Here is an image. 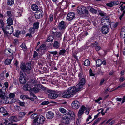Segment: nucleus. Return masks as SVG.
<instances>
[{
	"instance_id": "1",
	"label": "nucleus",
	"mask_w": 125,
	"mask_h": 125,
	"mask_svg": "<svg viewBox=\"0 0 125 125\" xmlns=\"http://www.w3.org/2000/svg\"><path fill=\"white\" fill-rule=\"evenodd\" d=\"M31 63L29 62L27 63L26 65L23 63H21L20 67L21 71H23V72H26L29 73V71L31 69Z\"/></svg>"
},
{
	"instance_id": "2",
	"label": "nucleus",
	"mask_w": 125,
	"mask_h": 125,
	"mask_svg": "<svg viewBox=\"0 0 125 125\" xmlns=\"http://www.w3.org/2000/svg\"><path fill=\"white\" fill-rule=\"evenodd\" d=\"M5 34H10L13 32V28L11 25H7L5 28L3 26L1 27Z\"/></svg>"
},
{
	"instance_id": "3",
	"label": "nucleus",
	"mask_w": 125,
	"mask_h": 125,
	"mask_svg": "<svg viewBox=\"0 0 125 125\" xmlns=\"http://www.w3.org/2000/svg\"><path fill=\"white\" fill-rule=\"evenodd\" d=\"M45 118L42 115L39 116L37 119H35L33 121L36 125H43V123L44 121Z\"/></svg>"
},
{
	"instance_id": "4",
	"label": "nucleus",
	"mask_w": 125,
	"mask_h": 125,
	"mask_svg": "<svg viewBox=\"0 0 125 125\" xmlns=\"http://www.w3.org/2000/svg\"><path fill=\"white\" fill-rule=\"evenodd\" d=\"M47 92L49 94H48V97L51 99H55L58 96L57 93L51 90H47Z\"/></svg>"
},
{
	"instance_id": "5",
	"label": "nucleus",
	"mask_w": 125,
	"mask_h": 125,
	"mask_svg": "<svg viewBox=\"0 0 125 125\" xmlns=\"http://www.w3.org/2000/svg\"><path fill=\"white\" fill-rule=\"evenodd\" d=\"M77 12L79 14L81 15L85 13L86 14H88V11L86 9V8L83 6H79L77 8Z\"/></svg>"
},
{
	"instance_id": "6",
	"label": "nucleus",
	"mask_w": 125,
	"mask_h": 125,
	"mask_svg": "<svg viewBox=\"0 0 125 125\" xmlns=\"http://www.w3.org/2000/svg\"><path fill=\"white\" fill-rule=\"evenodd\" d=\"M101 23L104 26H109L110 24L111 21L109 17H104L102 19Z\"/></svg>"
},
{
	"instance_id": "7",
	"label": "nucleus",
	"mask_w": 125,
	"mask_h": 125,
	"mask_svg": "<svg viewBox=\"0 0 125 125\" xmlns=\"http://www.w3.org/2000/svg\"><path fill=\"white\" fill-rule=\"evenodd\" d=\"M20 77L19 78V81L21 83L24 84L26 82V80L25 79L26 74L24 73L23 74V71H21L19 74Z\"/></svg>"
},
{
	"instance_id": "8",
	"label": "nucleus",
	"mask_w": 125,
	"mask_h": 125,
	"mask_svg": "<svg viewBox=\"0 0 125 125\" xmlns=\"http://www.w3.org/2000/svg\"><path fill=\"white\" fill-rule=\"evenodd\" d=\"M80 90V89H78L77 88L76 86L75 87H69L67 90L69 92V93L70 94L71 97H72L73 94L79 91Z\"/></svg>"
},
{
	"instance_id": "9",
	"label": "nucleus",
	"mask_w": 125,
	"mask_h": 125,
	"mask_svg": "<svg viewBox=\"0 0 125 125\" xmlns=\"http://www.w3.org/2000/svg\"><path fill=\"white\" fill-rule=\"evenodd\" d=\"M85 79L84 78H82L80 81L79 83L76 85V88L78 89H80L83 87V85L85 84Z\"/></svg>"
},
{
	"instance_id": "10",
	"label": "nucleus",
	"mask_w": 125,
	"mask_h": 125,
	"mask_svg": "<svg viewBox=\"0 0 125 125\" xmlns=\"http://www.w3.org/2000/svg\"><path fill=\"white\" fill-rule=\"evenodd\" d=\"M34 15L36 19L42 18L43 15V11L41 10H39L35 12Z\"/></svg>"
},
{
	"instance_id": "11",
	"label": "nucleus",
	"mask_w": 125,
	"mask_h": 125,
	"mask_svg": "<svg viewBox=\"0 0 125 125\" xmlns=\"http://www.w3.org/2000/svg\"><path fill=\"white\" fill-rule=\"evenodd\" d=\"M72 107L74 109H77L80 105V104L79 102L77 100L74 101H73L71 104Z\"/></svg>"
},
{
	"instance_id": "12",
	"label": "nucleus",
	"mask_w": 125,
	"mask_h": 125,
	"mask_svg": "<svg viewBox=\"0 0 125 125\" xmlns=\"http://www.w3.org/2000/svg\"><path fill=\"white\" fill-rule=\"evenodd\" d=\"M108 26H103L101 29V31L104 34H107L109 31V29L108 27Z\"/></svg>"
},
{
	"instance_id": "13",
	"label": "nucleus",
	"mask_w": 125,
	"mask_h": 125,
	"mask_svg": "<svg viewBox=\"0 0 125 125\" xmlns=\"http://www.w3.org/2000/svg\"><path fill=\"white\" fill-rule=\"evenodd\" d=\"M86 109V108L83 105L81 106L80 109L79 110L78 114V115L79 117L83 115Z\"/></svg>"
},
{
	"instance_id": "14",
	"label": "nucleus",
	"mask_w": 125,
	"mask_h": 125,
	"mask_svg": "<svg viewBox=\"0 0 125 125\" xmlns=\"http://www.w3.org/2000/svg\"><path fill=\"white\" fill-rule=\"evenodd\" d=\"M58 27L60 30L65 29L66 28V25L64 24V22L62 21L60 22L58 25Z\"/></svg>"
},
{
	"instance_id": "15",
	"label": "nucleus",
	"mask_w": 125,
	"mask_h": 125,
	"mask_svg": "<svg viewBox=\"0 0 125 125\" xmlns=\"http://www.w3.org/2000/svg\"><path fill=\"white\" fill-rule=\"evenodd\" d=\"M75 14L73 12L69 13L67 16V19L69 21L72 20L75 17Z\"/></svg>"
},
{
	"instance_id": "16",
	"label": "nucleus",
	"mask_w": 125,
	"mask_h": 125,
	"mask_svg": "<svg viewBox=\"0 0 125 125\" xmlns=\"http://www.w3.org/2000/svg\"><path fill=\"white\" fill-rule=\"evenodd\" d=\"M14 51L10 49H6L5 50L4 53L8 56L12 55L14 52Z\"/></svg>"
},
{
	"instance_id": "17",
	"label": "nucleus",
	"mask_w": 125,
	"mask_h": 125,
	"mask_svg": "<svg viewBox=\"0 0 125 125\" xmlns=\"http://www.w3.org/2000/svg\"><path fill=\"white\" fill-rule=\"evenodd\" d=\"M62 97L63 98H69L71 97L70 94L69 93L68 90L64 91L62 94Z\"/></svg>"
},
{
	"instance_id": "18",
	"label": "nucleus",
	"mask_w": 125,
	"mask_h": 125,
	"mask_svg": "<svg viewBox=\"0 0 125 125\" xmlns=\"http://www.w3.org/2000/svg\"><path fill=\"white\" fill-rule=\"evenodd\" d=\"M29 33L27 34L26 35V36H29L30 37H31L32 36V34H33L35 33V29L34 28H31L29 30Z\"/></svg>"
},
{
	"instance_id": "19",
	"label": "nucleus",
	"mask_w": 125,
	"mask_h": 125,
	"mask_svg": "<svg viewBox=\"0 0 125 125\" xmlns=\"http://www.w3.org/2000/svg\"><path fill=\"white\" fill-rule=\"evenodd\" d=\"M54 114L52 112H49L46 114V117L48 119H52L54 116Z\"/></svg>"
},
{
	"instance_id": "20",
	"label": "nucleus",
	"mask_w": 125,
	"mask_h": 125,
	"mask_svg": "<svg viewBox=\"0 0 125 125\" xmlns=\"http://www.w3.org/2000/svg\"><path fill=\"white\" fill-rule=\"evenodd\" d=\"M120 36L122 38L125 37V27H124L122 29L120 32Z\"/></svg>"
},
{
	"instance_id": "21",
	"label": "nucleus",
	"mask_w": 125,
	"mask_h": 125,
	"mask_svg": "<svg viewBox=\"0 0 125 125\" xmlns=\"http://www.w3.org/2000/svg\"><path fill=\"white\" fill-rule=\"evenodd\" d=\"M69 116H67L66 114L65 115L64 117L62 118V120L64 121L65 122V123L66 124H68L70 120V118Z\"/></svg>"
},
{
	"instance_id": "22",
	"label": "nucleus",
	"mask_w": 125,
	"mask_h": 125,
	"mask_svg": "<svg viewBox=\"0 0 125 125\" xmlns=\"http://www.w3.org/2000/svg\"><path fill=\"white\" fill-rule=\"evenodd\" d=\"M30 98H29L27 95H26V96L25 98L26 99H31L32 100H33L34 99H36V96L35 95L32 93H30Z\"/></svg>"
},
{
	"instance_id": "23",
	"label": "nucleus",
	"mask_w": 125,
	"mask_h": 125,
	"mask_svg": "<svg viewBox=\"0 0 125 125\" xmlns=\"http://www.w3.org/2000/svg\"><path fill=\"white\" fill-rule=\"evenodd\" d=\"M17 117V116H12L10 117L9 120L11 121L17 122L18 120Z\"/></svg>"
},
{
	"instance_id": "24",
	"label": "nucleus",
	"mask_w": 125,
	"mask_h": 125,
	"mask_svg": "<svg viewBox=\"0 0 125 125\" xmlns=\"http://www.w3.org/2000/svg\"><path fill=\"white\" fill-rule=\"evenodd\" d=\"M6 100L8 101L7 102V103L12 104L14 103L15 100L14 99H11V98H10L7 97L6 99Z\"/></svg>"
},
{
	"instance_id": "25",
	"label": "nucleus",
	"mask_w": 125,
	"mask_h": 125,
	"mask_svg": "<svg viewBox=\"0 0 125 125\" xmlns=\"http://www.w3.org/2000/svg\"><path fill=\"white\" fill-rule=\"evenodd\" d=\"M60 46V43L57 41H55L53 43V47L56 49H58Z\"/></svg>"
},
{
	"instance_id": "26",
	"label": "nucleus",
	"mask_w": 125,
	"mask_h": 125,
	"mask_svg": "<svg viewBox=\"0 0 125 125\" xmlns=\"http://www.w3.org/2000/svg\"><path fill=\"white\" fill-rule=\"evenodd\" d=\"M37 86L38 87H39V88L41 89V90H43L47 92V90H49L47 88L45 87L41 84H38Z\"/></svg>"
},
{
	"instance_id": "27",
	"label": "nucleus",
	"mask_w": 125,
	"mask_h": 125,
	"mask_svg": "<svg viewBox=\"0 0 125 125\" xmlns=\"http://www.w3.org/2000/svg\"><path fill=\"white\" fill-rule=\"evenodd\" d=\"M23 89L26 91L27 90L30 91L31 90V88L30 87V86L28 84H26L23 86Z\"/></svg>"
},
{
	"instance_id": "28",
	"label": "nucleus",
	"mask_w": 125,
	"mask_h": 125,
	"mask_svg": "<svg viewBox=\"0 0 125 125\" xmlns=\"http://www.w3.org/2000/svg\"><path fill=\"white\" fill-rule=\"evenodd\" d=\"M7 22L8 25H11L13 24V21L12 19L10 18H8L7 20Z\"/></svg>"
},
{
	"instance_id": "29",
	"label": "nucleus",
	"mask_w": 125,
	"mask_h": 125,
	"mask_svg": "<svg viewBox=\"0 0 125 125\" xmlns=\"http://www.w3.org/2000/svg\"><path fill=\"white\" fill-rule=\"evenodd\" d=\"M31 9L33 10L36 11L38 10V7L36 4H33L31 6Z\"/></svg>"
},
{
	"instance_id": "30",
	"label": "nucleus",
	"mask_w": 125,
	"mask_h": 125,
	"mask_svg": "<svg viewBox=\"0 0 125 125\" xmlns=\"http://www.w3.org/2000/svg\"><path fill=\"white\" fill-rule=\"evenodd\" d=\"M67 115H68V116H69V117H73L75 116L74 113L73 111H69V112L68 113Z\"/></svg>"
},
{
	"instance_id": "31",
	"label": "nucleus",
	"mask_w": 125,
	"mask_h": 125,
	"mask_svg": "<svg viewBox=\"0 0 125 125\" xmlns=\"http://www.w3.org/2000/svg\"><path fill=\"white\" fill-rule=\"evenodd\" d=\"M90 11L93 13H96L97 12V10L90 6Z\"/></svg>"
},
{
	"instance_id": "32",
	"label": "nucleus",
	"mask_w": 125,
	"mask_h": 125,
	"mask_svg": "<svg viewBox=\"0 0 125 125\" xmlns=\"http://www.w3.org/2000/svg\"><path fill=\"white\" fill-rule=\"evenodd\" d=\"M5 97V93L4 92H3L1 89H0V98H1L4 99Z\"/></svg>"
},
{
	"instance_id": "33",
	"label": "nucleus",
	"mask_w": 125,
	"mask_h": 125,
	"mask_svg": "<svg viewBox=\"0 0 125 125\" xmlns=\"http://www.w3.org/2000/svg\"><path fill=\"white\" fill-rule=\"evenodd\" d=\"M30 83L31 84L34 86H35L37 84V81L33 79H31L30 81Z\"/></svg>"
},
{
	"instance_id": "34",
	"label": "nucleus",
	"mask_w": 125,
	"mask_h": 125,
	"mask_svg": "<svg viewBox=\"0 0 125 125\" xmlns=\"http://www.w3.org/2000/svg\"><path fill=\"white\" fill-rule=\"evenodd\" d=\"M39 23L38 22H35L33 24V28L35 29H37L39 28Z\"/></svg>"
},
{
	"instance_id": "35",
	"label": "nucleus",
	"mask_w": 125,
	"mask_h": 125,
	"mask_svg": "<svg viewBox=\"0 0 125 125\" xmlns=\"http://www.w3.org/2000/svg\"><path fill=\"white\" fill-rule=\"evenodd\" d=\"M5 16H9L11 17L12 16V13L11 11H7L6 13L5 14Z\"/></svg>"
},
{
	"instance_id": "36",
	"label": "nucleus",
	"mask_w": 125,
	"mask_h": 125,
	"mask_svg": "<svg viewBox=\"0 0 125 125\" xmlns=\"http://www.w3.org/2000/svg\"><path fill=\"white\" fill-rule=\"evenodd\" d=\"M66 51V50L65 49L61 50L59 52V54L60 55H62L64 56L65 54V53Z\"/></svg>"
},
{
	"instance_id": "37",
	"label": "nucleus",
	"mask_w": 125,
	"mask_h": 125,
	"mask_svg": "<svg viewBox=\"0 0 125 125\" xmlns=\"http://www.w3.org/2000/svg\"><path fill=\"white\" fill-rule=\"evenodd\" d=\"M110 24V27L111 29H113L116 27L117 25L115 22H112Z\"/></svg>"
},
{
	"instance_id": "38",
	"label": "nucleus",
	"mask_w": 125,
	"mask_h": 125,
	"mask_svg": "<svg viewBox=\"0 0 125 125\" xmlns=\"http://www.w3.org/2000/svg\"><path fill=\"white\" fill-rule=\"evenodd\" d=\"M39 90L37 89L36 87H34L31 88V90H30L31 91H32L34 92L35 93H37L39 92Z\"/></svg>"
},
{
	"instance_id": "39",
	"label": "nucleus",
	"mask_w": 125,
	"mask_h": 125,
	"mask_svg": "<svg viewBox=\"0 0 125 125\" xmlns=\"http://www.w3.org/2000/svg\"><path fill=\"white\" fill-rule=\"evenodd\" d=\"M59 110L61 113L63 114H64L66 112V109L63 108H60L59 109Z\"/></svg>"
},
{
	"instance_id": "40",
	"label": "nucleus",
	"mask_w": 125,
	"mask_h": 125,
	"mask_svg": "<svg viewBox=\"0 0 125 125\" xmlns=\"http://www.w3.org/2000/svg\"><path fill=\"white\" fill-rule=\"evenodd\" d=\"M53 39V36L52 35H50L49 36L47 39V41L48 42L52 41Z\"/></svg>"
},
{
	"instance_id": "41",
	"label": "nucleus",
	"mask_w": 125,
	"mask_h": 125,
	"mask_svg": "<svg viewBox=\"0 0 125 125\" xmlns=\"http://www.w3.org/2000/svg\"><path fill=\"white\" fill-rule=\"evenodd\" d=\"M62 35V33L61 32H58L56 33V36L57 38H61Z\"/></svg>"
},
{
	"instance_id": "42",
	"label": "nucleus",
	"mask_w": 125,
	"mask_h": 125,
	"mask_svg": "<svg viewBox=\"0 0 125 125\" xmlns=\"http://www.w3.org/2000/svg\"><path fill=\"white\" fill-rule=\"evenodd\" d=\"M96 65L97 66H100L102 64V61L100 59H98L96 61Z\"/></svg>"
},
{
	"instance_id": "43",
	"label": "nucleus",
	"mask_w": 125,
	"mask_h": 125,
	"mask_svg": "<svg viewBox=\"0 0 125 125\" xmlns=\"http://www.w3.org/2000/svg\"><path fill=\"white\" fill-rule=\"evenodd\" d=\"M99 14L102 16H106V14L100 10H98Z\"/></svg>"
},
{
	"instance_id": "44",
	"label": "nucleus",
	"mask_w": 125,
	"mask_h": 125,
	"mask_svg": "<svg viewBox=\"0 0 125 125\" xmlns=\"http://www.w3.org/2000/svg\"><path fill=\"white\" fill-rule=\"evenodd\" d=\"M90 64V61L88 60H86L84 62V65L87 66H89Z\"/></svg>"
},
{
	"instance_id": "45",
	"label": "nucleus",
	"mask_w": 125,
	"mask_h": 125,
	"mask_svg": "<svg viewBox=\"0 0 125 125\" xmlns=\"http://www.w3.org/2000/svg\"><path fill=\"white\" fill-rule=\"evenodd\" d=\"M11 60H12L11 59H6L5 62V64L7 65L10 64L11 62Z\"/></svg>"
},
{
	"instance_id": "46",
	"label": "nucleus",
	"mask_w": 125,
	"mask_h": 125,
	"mask_svg": "<svg viewBox=\"0 0 125 125\" xmlns=\"http://www.w3.org/2000/svg\"><path fill=\"white\" fill-rule=\"evenodd\" d=\"M14 3L13 0H8L7 4L8 5H11Z\"/></svg>"
},
{
	"instance_id": "47",
	"label": "nucleus",
	"mask_w": 125,
	"mask_h": 125,
	"mask_svg": "<svg viewBox=\"0 0 125 125\" xmlns=\"http://www.w3.org/2000/svg\"><path fill=\"white\" fill-rule=\"evenodd\" d=\"M20 33V31L17 30L16 31L15 33H14L13 34L14 36L18 37L19 36Z\"/></svg>"
},
{
	"instance_id": "48",
	"label": "nucleus",
	"mask_w": 125,
	"mask_h": 125,
	"mask_svg": "<svg viewBox=\"0 0 125 125\" xmlns=\"http://www.w3.org/2000/svg\"><path fill=\"white\" fill-rule=\"evenodd\" d=\"M81 121V118L80 117H79L76 121V124L77 125L80 124Z\"/></svg>"
},
{
	"instance_id": "49",
	"label": "nucleus",
	"mask_w": 125,
	"mask_h": 125,
	"mask_svg": "<svg viewBox=\"0 0 125 125\" xmlns=\"http://www.w3.org/2000/svg\"><path fill=\"white\" fill-rule=\"evenodd\" d=\"M9 97L10 98L13 99V98L14 97L15 94L13 93H10L9 95Z\"/></svg>"
},
{
	"instance_id": "50",
	"label": "nucleus",
	"mask_w": 125,
	"mask_h": 125,
	"mask_svg": "<svg viewBox=\"0 0 125 125\" xmlns=\"http://www.w3.org/2000/svg\"><path fill=\"white\" fill-rule=\"evenodd\" d=\"M0 112L1 113H5L7 112L4 108L1 107L0 108Z\"/></svg>"
},
{
	"instance_id": "51",
	"label": "nucleus",
	"mask_w": 125,
	"mask_h": 125,
	"mask_svg": "<svg viewBox=\"0 0 125 125\" xmlns=\"http://www.w3.org/2000/svg\"><path fill=\"white\" fill-rule=\"evenodd\" d=\"M78 76L80 78H82L83 77V73L81 71H80V72H79L78 75Z\"/></svg>"
},
{
	"instance_id": "52",
	"label": "nucleus",
	"mask_w": 125,
	"mask_h": 125,
	"mask_svg": "<svg viewBox=\"0 0 125 125\" xmlns=\"http://www.w3.org/2000/svg\"><path fill=\"white\" fill-rule=\"evenodd\" d=\"M49 19L50 22H52L53 20V15H50L49 17Z\"/></svg>"
},
{
	"instance_id": "53",
	"label": "nucleus",
	"mask_w": 125,
	"mask_h": 125,
	"mask_svg": "<svg viewBox=\"0 0 125 125\" xmlns=\"http://www.w3.org/2000/svg\"><path fill=\"white\" fill-rule=\"evenodd\" d=\"M26 114V113L25 112H20L19 114V115L20 117H22L24 116Z\"/></svg>"
},
{
	"instance_id": "54",
	"label": "nucleus",
	"mask_w": 125,
	"mask_h": 125,
	"mask_svg": "<svg viewBox=\"0 0 125 125\" xmlns=\"http://www.w3.org/2000/svg\"><path fill=\"white\" fill-rule=\"evenodd\" d=\"M15 109L17 111H19L21 110V108L20 107L18 106H15Z\"/></svg>"
},
{
	"instance_id": "55",
	"label": "nucleus",
	"mask_w": 125,
	"mask_h": 125,
	"mask_svg": "<svg viewBox=\"0 0 125 125\" xmlns=\"http://www.w3.org/2000/svg\"><path fill=\"white\" fill-rule=\"evenodd\" d=\"M40 49L42 50H44L45 49V46L44 44H42L40 47Z\"/></svg>"
},
{
	"instance_id": "56",
	"label": "nucleus",
	"mask_w": 125,
	"mask_h": 125,
	"mask_svg": "<svg viewBox=\"0 0 125 125\" xmlns=\"http://www.w3.org/2000/svg\"><path fill=\"white\" fill-rule=\"evenodd\" d=\"M49 103V102L48 101H44L42 102L41 104L42 105H45L48 104Z\"/></svg>"
},
{
	"instance_id": "57",
	"label": "nucleus",
	"mask_w": 125,
	"mask_h": 125,
	"mask_svg": "<svg viewBox=\"0 0 125 125\" xmlns=\"http://www.w3.org/2000/svg\"><path fill=\"white\" fill-rule=\"evenodd\" d=\"M37 114H32L31 116V118L32 119H33L37 116Z\"/></svg>"
},
{
	"instance_id": "58",
	"label": "nucleus",
	"mask_w": 125,
	"mask_h": 125,
	"mask_svg": "<svg viewBox=\"0 0 125 125\" xmlns=\"http://www.w3.org/2000/svg\"><path fill=\"white\" fill-rule=\"evenodd\" d=\"M112 3L113 4V5H117L119 4V2L118 1H112Z\"/></svg>"
},
{
	"instance_id": "59",
	"label": "nucleus",
	"mask_w": 125,
	"mask_h": 125,
	"mask_svg": "<svg viewBox=\"0 0 125 125\" xmlns=\"http://www.w3.org/2000/svg\"><path fill=\"white\" fill-rule=\"evenodd\" d=\"M22 11L21 10H19L17 12V15L19 17H20L21 16L22 13Z\"/></svg>"
},
{
	"instance_id": "60",
	"label": "nucleus",
	"mask_w": 125,
	"mask_h": 125,
	"mask_svg": "<svg viewBox=\"0 0 125 125\" xmlns=\"http://www.w3.org/2000/svg\"><path fill=\"white\" fill-rule=\"evenodd\" d=\"M5 122L4 123H5V125H15V124H13L11 123H9L8 121L6 122V121H5Z\"/></svg>"
},
{
	"instance_id": "61",
	"label": "nucleus",
	"mask_w": 125,
	"mask_h": 125,
	"mask_svg": "<svg viewBox=\"0 0 125 125\" xmlns=\"http://www.w3.org/2000/svg\"><path fill=\"white\" fill-rule=\"evenodd\" d=\"M49 53L51 54H52L54 55H56L57 53V52L56 51L54 52H49Z\"/></svg>"
},
{
	"instance_id": "62",
	"label": "nucleus",
	"mask_w": 125,
	"mask_h": 125,
	"mask_svg": "<svg viewBox=\"0 0 125 125\" xmlns=\"http://www.w3.org/2000/svg\"><path fill=\"white\" fill-rule=\"evenodd\" d=\"M105 81V79H102L101 80L100 82V86L102 85L103 83Z\"/></svg>"
},
{
	"instance_id": "63",
	"label": "nucleus",
	"mask_w": 125,
	"mask_h": 125,
	"mask_svg": "<svg viewBox=\"0 0 125 125\" xmlns=\"http://www.w3.org/2000/svg\"><path fill=\"white\" fill-rule=\"evenodd\" d=\"M125 87V83H123L121 85L117 87V88H122Z\"/></svg>"
},
{
	"instance_id": "64",
	"label": "nucleus",
	"mask_w": 125,
	"mask_h": 125,
	"mask_svg": "<svg viewBox=\"0 0 125 125\" xmlns=\"http://www.w3.org/2000/svg\"><path fill=\"white\" fill-rule=\"evenodd\" d=\"M125 80V79L123 77H121L119 79V81L120 82H122Z\"/></svg>"
}]
</instances>
